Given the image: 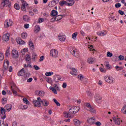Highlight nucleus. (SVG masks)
Wrapping results in <instances>:
<instances>
[{"mask_svg": "<svg viewBox=\"0 0 126 126\" xmlns=\"http://www.w3.org/2000/svg\"><path fill=\"white\" fill-rule=\"evenodd\" d=\"M104 80L106 81V82L109 83V84H113L115 83V79L112 76H105L104 77Z\"/></svg>", "mask_w": 126, "mask_h": 126, "instance_id": "obj_1", "label": "nucleus"}, {"mask_svg": "<svg viewBox=\"0 0 126 126\" xmlns=\"http://www.w3.org/2000/svg\"><path fill=\"white\" fill-rule=\"evenodd\" d=\"M70 53L72 56H74V57H75L76 58L79 57V52L77 51V49L71 47L70 48Z\"/></svg>", "mask_w": 126, "mask_h": 126, "instance_id": "obj_2", "label": "nucleus"}, {"mask_svg": "<svg viewBox=\"0 0 126 126\" xmlns=\"http://www.w3.org/2000/svg\"><path fill=\"white\" fill-rule=\"evenodd\" d=\"M32 102L35 107H41L42 105V104H41V103H42V99H41V97H38L37 100H33Z\"/></svg>", "mask_w": 126, "mask_h": 126, "instance_id": "obj_3", "label": "nucleus"}, {"mask_svg": "<svg viewBox=\"0 0 126 126\" xmlns=\"http://www.w3.org/2000/svg\"><path fill=\"white\" fill-rule=\"evenodd\" d=\"M9 0H1V3L0 4V7L2 9L3 7H6L9 5Z\"/></svg>", "mask_w": 126, "mask_h": 126, "instance_id": "obj_4", "label": "nucleus"}, {"mask_svg": "<svg viewBox=\"0 0 126 126\" xmlns=\"http://www.w3.org/2000/svg\"><path fill=\"white\" fill-rule=\"evenodd\" d=\"M80 108L79 106H76L74 107H72L69 110V113L70 114H76L79 111Z\"/></svg>", "mask_w": 126, "mask_h": 126, "instance_id": "obj_5", "label": "nucleus"}, {"mask_svg": "<svg viewBox=\"0 0 126 126\" xmlns=\"http://www.w3.org/2000/svg\"><path fill=\"white\" fill-rule=\"evenodd\" d=\"M12 20L7 19L5 21L4 23V27L5 28H8V27H10V26H12Z\"/></svg>", "mask_w": 126, "mask_h": 126, "instance_id": "obj_6", "label": "nucleus"}, {"mask_svg": "<svg viewBox=\"0 0 126 126\" xmlns=\"http://www.w3.org/2000/svg\"><path fill=\"white\" fill-rule=\"evenodd\" d=\"M50 56L53 58H58L59 57V52L56 49H52L50 51Z\"/></svg>", "mask_w": 126, "mask_h": 126, "instance_id": "obj_7", "label": "nucleus"}, {"mask_svg": "<svg viewBox=\"0 0 126 126\" xmlns=\"http://www.w3.org/2000/svg\"><path fill=\"white\" fill-rule=\"evenodd\" d=\"M21 2L22 4L21 10L23 11H26V6H28V4L24 0H21Z\"/></svg>", "mask_w": 126, "mask_h": 126, "instance_id": "obj_8", "label": "nucleus"}, {"mask_svg": "<svg viewBox=\"0 0 126 126\" xmlns=\"http://www.w3.org/2000/svg\"><path fill=\"white\" fill-rule=\"evenodd\" d=\"M12 57L13 59H17L18 58V51L16 50H13L12 51Z\"/></svg>", "mask_w": 126, "mask_h": 126, "instance_id": "obj_9", "label": "nucleus"}, {"mask_svg": "<svg viewBox=\"0 0 126 126\" xmlns=\"http://www.w3.org/2000/svg\"><path fill=\"white\" fill-rule=\"evenodd\" d=\"M26 73V68H23L18 73V76H23Z\"/></svg>", "mask_w": 126, "mask_h": 126, "instance_id": "obj_10", "label": "nucleus"}, {"mask_svg": "<svg viewBox=\"0 0 126 126\" xmlns=\"http://www.w3.org/2000/svg\"><path fill=\"white\" fill-rule=\"evenodd\" d=\"M41 103L44 107H48V106L50 105V102L46 99H41Z\"/></svg>", "mask_w": 126, "mask_h": 126, "instance_id": "obj_11", "label": "nucleus"}, {"mask_svg": "<svg viewBox=\"0 0 126 126\" xmlns=\"http://www.w3.org/2000/svg\"><path fill=\"white\" fill-rule=\"evenodd\" d=\"M59 39L61 42H63L65 41V39H66V37L65 35L63 34L62 33H60L59 35Z\"/></svg>", "mask_w": 126, "mask_h": 126, "instance_id": "obj_12", "label": "nucleus"}, {"mask_svg": "<svg viewBox=\"0 0 126 126\" xmlns=\"http://www.w3.org/2000/svg\"><path fill=\"white\" fill-rule=\"evenodd\" d=\"M75 2V1L73 0H66V5L67 6H72Z\"/></svg>", "mask_w": 126, "mask_h": 126, "instance_id": "obj_13", "label": "nucleus"}, {"mask_svg": "<svg viewBox=\"0 0 126 126\" xmlns=\"http://www.w3.org/2000/svg\"><path fill=\"white\" fill-rule=\"evenodd\" d=\"M11 90L13 93V94L15 95V96H16V95H17V92H16V87H15V84L11 86Z\"/></svg>", "mask_w": 126, "mask_h": 126, "instance_id": "obj_14", "label": "nucleus"}, {"mask_svg": "<svg viewBox=\"0 0 126 126\" xmlns=\"http://www.w3.org/2000/svg\"><path fill=\"white\" fill-rule=\"evenodd\" d=\"M94 97L96 102L100 104V103H101V101H102V97L100 96L99 94H96Z\"/></svg>", "mask_w": 126, "mask_h": 126, "instance_id": "obj_15", "label": "nucleus"}, {"mask_svg": "<svg viewBox=\"0 0 126 126\" xmlns=\"http://www.w3.org/2000/svg\"><path fill=\"white\" fill-rule=\"evenodd\" d=\"M9 33H6L2 36V40L5 42H7L9 40Z\"/></svg>", "mask_w": 126, "mask_h": 126, "instance_id": "obj_16", "label": "nucleus"}, {"mask_svg": "<svg viewBox=\"0 0 126 126\" xmlns=\"http://www.w3.org/2000/svg\"><path fill=\"white\" fill-rule=\"evenodd\" d=\"M95 121L96 119H95V117L90 118L87 120L88 122L90 124V125H94Z\"/></svg>", "mask_w": 126, "mask_h": 126, "instance_id": "obj_17", "label": "nucleus"}, {"mask_svg": "<svg viewBox=\"0 0 126 126\" xmlns=\"http://www.w3.org/2000/svg\"><path fill=\"white\" fill-rule=\"evenodd\" d=\"M113 120L115 122L116 125H118V126L121 125V122H122L121 120V118L118 117H114L113 118Z\"/></svg>", "mask_w": 126, "mask_h": 126, "instance_id": "obj_18", "label": "nucleus"}, {"mask_svg": "<svg viewBox=\"0 0 126 126\" xmlns=\"http://www.w3.org/2000/svg\"><path fill=\"white\" fill-rule=\"evenodd\" d=\"M3 66L5 70H7V69H8V67L9 66V62L7 60L4 61Z\"/></svg>", "mask_w": 126, "mask_h": 126, "instance_id": "obj_19", "label": "nucleus"}, {"mask_svg": "<svg viewBox=\"0 0 126 126\" xmlns=\"http://www.w3.org/2000/svg\"><path fill=\"white\" fill-rule=\"evenodd\" d=\"M62 79V76L60 75H55L54 77V80L55 82H59Z\"/></svg>", "mask_w": 126, "mask_h": 126, "instance_id": "obj_20", "label": "nucleus"}, {"mask_svg": "<svg viewBox=\"0 0 126 126\" xmlns=\"http://www.w3.org/2000/svg\"><path fill=\"white\" fill-rule=\"evenodd\" d=\"M35 93L41 97H44L45 96V92L43 91H35Z\"/></svg>", "mask_w": 126, "mask_h": 126, "instance_id": "obj_21", "label": "nucleus"}, {"mask_svg": "<svg viewBox=\"0 0 126 126\" xmlns=\"http://www.w3.org/2000/svg\"><path fill=\"white\" fill-rule=\"evenodd\" d=\"M64 16V15H59L58 16H56L54 19L55 21H60L61 19H63V18Z\"/></svg>", "mask_w": 126, "mask_h": 126, "instance_id": "obj_22", "label": "nucleus"}, {"mask_svg": "<svg viewBox=\"0 0 126 126\" xmlns=\"http://www.w3.org/2000/svg\"><path fill=\"white\" fill-rule=\"evenodd\" d=\"M4 109L7 110L8 112H9V111H10V110L12 109V105H11V104H6L4 107Z\"/></svg>", "mask_w": 126, "mask_h": 126, "instance_id": "obj_23", "label": "nucleus"}, {"mask_svg": "<svg viewBox=\"0 0 126 126\" xmlns=\"http://www.w3.org/2000/svg\"><path fill=\"white\" fill-rule=\"evenodd\" d=\"M17 43L19 44V45H23L24 44H25V41H23L21 38L19 37L17 39Z\"/></svg>", "mask_w": 126, "mask_h": 126, "instance_id": "obj_24", "label": "nucleus"}, {"mask_svg": "<svg viewBox=\"0 0 126 126\" xmlns=\"http://www.w3.org/2000/svg\"><path fill=\"white\" fill-rule=\"evenodd\" d=\"M41 30V27L39 25H36L34 27V31L35 33H38Z\"/></svg>", "mask_w": 126, "mask_h": 126, "instance_id": "obj_25", "label": "nucleus"}, {"mask_svg": "<svg viewBox=\"0 0 126 126\" xmlns=\"http://www.w3.org/2000/svg\"><path fill=\"white\" fill-rule=\"evenodd\" d=\"M88 63H90V64H92V63H95V60L94 58H90L88 59Z\"/></svg>", "mask_w": 126, "mask_h": 126, "instance_id": "obj_26", "label": "nucleus"}, {"mask_svg": "<svg viewBox=\"0 0 126 126\" xmlns=\"http://www.w3.org/2000/svg\"><path fill=\"white\" fill-rule=\"evenodd\" d=\"M23 19L24 21H26L27 22H28L29 20H30V18L28 15H24L23 17Z\"/></svg>", "mask_w": 126, "mask_h": 126, "instance_id": "obj_27", "label": "nucleus"}, {"mask_svg": "<svg viewBox=\"0 0 126 126\" xmlns=\"http://www.w3.org/2000/svg\"><path fill=\"white\" fill-rule=\"evenodd\" d=\"M21 36L22 38V39H26L27 38V32H23V33H21Z\"/></svg>", "mask_w": 126, "mask_h": 126, "instance_id": "obj_28", "label": "nucleus"}, {"mask_svg": "<svg viewBox=\"0 0 126 126\" xmlns=\"http://www.w3.org/2000/svg\"><path fill=\"white\" fill-rule=\"evenodd\" d=\"M56 2H55V1L52 0L50 2H49V7H53V6H55V5H56Z\"/></svg>", "mask_w": 126, "mask_h": 126, "instance_id": "obj_29", "label": "nucleus"}, {"mask_svg": "<svg viewBox=\"0 0 126 126\" xmlns=\"http://www.w3.org/2000/svg\"><path fill=\"white\" fill-rule=\"evenodd\" d=\"M25 60L26 62H30V61H31V56L29 54L26 55L25 56Z\"/></svg>", "mask_w": 126, "mask_h": 126, "instance_id": "obj_30", "label": "nucleus"}, {"mask_svg": "<svg viewBox=\"0 0 126 126\" xmlns=\"http://www.w3.org/2000/svg\"><path fill=\"white\" fill-rule=\"evenodd\" d=\"M73 121L74 122L75 126H78L80 125V121H79V120L77 119H74Z\"/></svg>", "mask_w": 126, "mask_h": 126, "instance_id": "obj_31", "label": "nucleus"}, {"mask_svg": "<svg viewBox=\"0 0 126 126\" xmlns=\"http://www.w3.org/2000/svg\"><path fill=\"white\" fill-rule=\"evenodd\" d=\"M29 45L30 46V49L31 50H34V44H33V42L32 41H30L29 43Z\"/></svg>", "mask_w": 126, "mask_h": 126, "instance_id": "obj_32", "label": "nucleus"}, {"mask_svg": "<svg viewBox=\"0 0 126 126\" xmlns=\"http://www.w3.org/2000/svg\"><path fill=\"white\" fill-rule=\"evenodd\" d=\"M121 113L126 115V105H124L121 109Z\"/></svg>", "mask_w": 126, "mask_h": 126, "instance_id": "obj_33", "label": "nucleus"}, {"mask_svg": "<svg viewBox=\"0 0 126 126\" xmlns=\"http://www.w3.org/2000/svg\"><path fill=\"white\" fill-rule=\"evenodd\" d=\"M64 4H65L66 5V1L62 0L60 1L59 5L60 6H63Z\"/></svg>", "mask_w": 126, "mask_h": 126, "instance_id": "obj_34", "label": "nucleus"}, {"mask_svg": "<svg viewBox=\"0 0 126 126\" xmlns=\"http://www.w3.org/2000/svg\"><path fill=\"white\" fill-rule=\"evenodd\" d=\"M97 35L99 36H105L106 35V32H97Z\"/></svg>", "mask_w": 126, "mask_h": 126, "instance_id": "obj_35", "label": "nucleus"}, {"mask_svg": "<svg viewBox=\"0 0 126 126\" xmlns=\"http://www.w3.org/2000/svg\"><path fill=\"white\" fill-rule=\"evenodd\" d=\"M64 117H65V118H70V119L73 117L72 116H70L69 114H68L67 112L64 113Z\"/></svg>", "mask_w": 126, "mask_h": 126, "instance_id": "obj_36", "label": "nucleus"}, {"mask_svg": "<svg viewBox=\"0 0 126 126\" xmlns=\"http://www.w3.org/2000/svg\"><path fill=\"white\" fill-rule=\"evenodd\" d=\"M49 89H50V90H52L53 92V93H54V94H58V92H57V90H56V89H55V88H53L52 87H50L49 88Z\"/></svg>", "mask_w": 126, "mask_h": 126, "instance_id": "obj_37", "label": "nucleus"}, {"mask_svg": "<svg viewBox=\"0 0 126 126\" xmlns=\"http://www.w3.org/2000/svg\"><path fill=\"white\" fill-rule=\"evenodd\" d=\"M1 102H2V104L3 105H4V104H6V103L7 102V98H2V100H1Z\"/></svg>", "mask_w": 126, "mask_h": 126, "instance_id": "obj_38", "label": "nucleus"}, {"mask_svg": "<svg viewBox=\"0 0 126 126\" xmlns=\"http://www.w3.org/2000/svg\"><path fill=\"white\" fill-rule=\"evenodd\" d=\"M115 68L117 71H119V70H122V69H124V67L123 66H119L118 65H116L115 66Z\"/></svg>", "mask_w": 126, "mask_h": 126, "instance_id": "obj_39", "label": "nucleus"}, {"mask_svg": "<svg viewBox=\"0 0 126 126\" xmlns=\"http://www.w3.org/2000/svg\"><path fill=\"white\" fill-rule=\"evenodd\" d=\"M88 111H89L91 113H96V111L95 110V109H94V108H93L92 107V106L89 108L88 109Z\"/></svg>", "mask_w": 126, "mask_h": 126, "instance_id": "obj_40", "label": "nucleus"}, {"mask_svg": "<svg viewBox=\"0 0 126 126\" xmlns=\"http://www.w3.org/2000/svg\"><path fill=\"white\" fill-rule=\"evenodd\" d=\"M14 6L15 9H16V10H19L20 9V7L19 6V4H18V3L14 4Z\"/></svg>", "mask_w": 126, "mask_h": 126, "instance_id": "obj_41", "label": "nucleus"}, {"mask_svg": "<svg viewBox=\"0 0 126 126\" xmlns=\"http://www.w3.org/2000/svg\"><path fill=\"white\" fill-rule=\"evenodd\" d=\"M76 36H77V32H75L72 34V38L74 40H76Z\"/></svg>", "mask_w": 126, "mask_h": 126, "instance_id": "obj_42", "label": "nucleus"}, {"mask_svg": "<svg viewBox=\"0 0 126 126\" xmlns=\"http://www.w3.org/2000/svg\"><path fill=\"white\" fill-rule=\"evenodd\" d=\"M52 15L53 16H56V15H58V11H56L55 10H52Z\"/></svg>", "mask_w": 126, "mask_h": 126, "instance_id": "obj_43", "label": "nucleus"}, {"mask_svg": "<svg viewBox=\"0 0 126 126\" xmlns=\"http://www.w3.org/2000/svg\"><path fill=\"white\" fill-rule=\"evenodd\" d=\"M104 65L106 66L107 68H110V63H109V62L108 61H105L104 63Z\"/></svg>", "mask_w": 126, "mask_h": 126, "instance_id": "obj_44", "label": "nucleus"}, {"mask_svg": "<svg viewBox=\"0 0 126 126\" xmlns=\"http://www.w3.org/2000/svg\"><path fill=\"white\" fill-rule=\"evenodd\" d=\"M53 74H54V72H47L45 73V75H46V76H51Z\"/></svg>", "mask_w": 126, "mask_h": 126, "instance_id": "obj_45", "label": "nucleus"}, {"mask_svg": "<svg viewBox=\"0 0 126 126\" xmlns=\"http://www.w3.org/2000/svg\"><path fill=\"white\" fill-rule=\"evenodd\" d=\"M53 101L58 107L61 106V104L59 103V102L58 101V100H57V99H56V98H54Z\"/></svg>", "mask_w": 126, "mask_h": 126, "instance_id": "obj_46", "label": "nucleus"}, {"mask_svg": "<svg viewBox=\"0 0 126 126\" xmlns=\"http://www.w3.org/2000/svg\"><path fill=\"white\" fill-rule=\"evenodd\" d=\"M31 74L30 73H27V71H26V73L25 74L24 76L26 77V78H29V77H30Z\"/></svg>", "mask_w": 126, "mask_h": 126, "instance_id": "obj_47", "label": "nucleus"}, {"mask_svg": "<svg viewBox=\"0 0 126 126\" xmlns=\"http://www.w3.org/2000/svg\"><path fill=\"white\" fill-rule=\"evenodd\" d=\"M125 60V56L121 55L119 56V61H124Z\"/></svg>", "mask_w": 126, "mask_h": 126, "instance_id": "obj_48", "label": "nucleus"}, {"mask_svg": "<svg viewBox=\"0 0 126 126\" xmlns=\"http://www.w3.org/2000/svg\"><path fill=\"white\" fill-rule=\"evenodd\" d=\"M23 101L24 103H26L27 105H28V103H29V101L26 98H23Z\"/></svg>", "mask_w": 126, "mask_h": 126, "instance_id": "obj_49", "label": "nucleus"}, {"mask_svg": "<svg viewBox=\"0 0 126 126\" xmlns=\"http://www.w3.org/2000/svg\"><path fill=\"white\" fill-rule=\"evenodd\" d=\"M1 114L2 115H4L5 114V109L3 108V107H1Z\"/></svg>", "mask_w": 126, "mask_h": 126, "instance_id": "obj_50", "label": "nucleus"}, {"mask_svg": "<svg viewBox=\"0 0 126 126\" xmlns=\"http://www.w3.org/2000/svg\"><path fill=\"white\" fill-rule=\"evenodd\" d=\"M107 57H108L109 58H111V57H113V53H112L110 52H107Z\"/></svg>", "mask_w": 126, "mask_h": 126, "instance_id": "obj_51", "label": "nucleus"}, {"mask_svg": "<svg viewBox=\"0 0 126 126\" xmlns=\"http://www.w3.org/2000/svg\"><path fill=\"white\" fill-rule=\"evenodd\" d=\"M85 106L87 107V108L89 109L90 108H91V105H90V103H85Z\"/></svg>", "mask_w": 126, "mask_h": 126, "instance_id": "obj_52", "label": "nucleus"}, {"mask_svg": "<svg viewBox=\"0 0 126 126\" xmlns=\"http://www.w3.org/2000/svg\"><path fill=\"white\" fill-rule=\"evenodd\" d=\"M78 78H79V79H80V80H83V75H82V74H80L78 75L77 76Z\"/></svg>", "mask_w": 126, "mask_h": 126, "instance_id": "obj_53", "label": "nucleus"}, {"mask_svg": "<svg viewBox=\"0 0 126 126\" xmlns=\"http://www.w3.org/2000/svg\"><path fill=\"white\" fill-rule=\"evenodd\" d=\"M4 58L3 56V54L0 53V61H2Z\"/></svg>", "mask_w": 126, "mask_h": 126, "instance_id": "obj_54", "label": "nucleus"}, {"mask_svg": "<svg viewBox=\"0 0 126 126\" xmlns=\"http://www.w3.org/2000/svg\"><path fill=\"white\" fill-rule=\"evenodd\" d=\"M121 6H122V4L120 3L115 4V7H116V8H119V7H121Z\"/></svg>", "mask_w": 126, "mask_h": 126, "instance_id": "obj_55", "label": "nucleus"}, {"mask_svg": "<svg viewBox=\"0 0 126 126\" xmlns=\"http://www.w3.org/2000/svg\"><path fill=\"white\" fill-rule=\"evenodd\" d=\"M95 126H101V125H102V124H101V122H99V121H97L95 123H94Z\"/></svg>", "mask_w": 126, "mask_h": 126, "instance_id": "obj_56", "label": "nucleus"}, {"mask_svg": "<svg viewBox=\"0 0 126 126\" xmlns=\"http://www.w3.org/2000/svg\"><path fill=\"white\" fill-rule=\"evenodd\" d=\"M33 13H35V14H37L39 13V11L36 8L33 9Z\"/></svg>", "mask_w": 126, "mask_h": 126, "instance_id": "obj_57", "label": "nucleus"}, {"mask_svg": "<svg viewBox=\"0 0 126 126\" xmlns=\"http://www.w3.org/2000/svg\"><path fill=\"white\" fill-rule=\"evenodd\" d=\"M18 108H19V109H20L21 110H24L23 104L19 105Z\"/></svg>", "mask_w": 126, "mask_h": 126, "instance_id": "obj_58", "label": "nucleus"}, {"mask_svg": "<svg viewBox=\"0 0 126 126\" xmlns=\"http://www.w3.org/2000/svg\"><path fill=\"white\" fill-rule=\"evenodd\" d=\"M89 48L90 49V51H92V52H94L95 51V49H93V45H91Z\"/></svg>", "mask_w": 126, "mask_h": 126, "instance_id": "obj_59", "label": "nucleus"}, {"mask_svg": "<svg viewBox=\"0 0 126 126\" xmlns=\"http://www.w3.org/2000/svg\"><path fill=\"white\" fill-rule=\"evenodd\" d=\"M24 28L26 29H28L29 28V24H25L24 26Z\"/></svg>", "mask_w": 126, "mask_h": 126, "instance_id": "obj_60", "label": "nucleus"}, {"mask_svg": "<svg viewBox=\"0 0 126 126\" xmlns=\"http://www.w3.org/2000/svg\"><path fill=\"white\" fill-rule=\"evenodd\" d=\"M9 55V50H6L5 56V57H8V55Z\"/></svg>", "mask_w": 126, "mask_h": 126, "instance_id": "obj_61", "label": "nucleus"}, {"mask_svg": "<svg viewBox=\"0 0 126 126\" xmlns=\"http://www.w3.org/2000/svg\"><path fill=\"white\" fill-rule=\"evenodd\" d=\"M44 19L43 18H39L38 20V23H42V22H43Z\"/></svg>", "mask_w": 126, "mask_h": 126, "instance_id": "obj_62", "label": "nucleus"}, {"mask_svg": "<svg viewBox=\"0 0 126 126\" xmlns=\"http://www.w3.org/2000/svg\"><path fill=\"white\" fill-rule=\"evenodd\" d=\"M67 85H66V83H63V85H62V87L63 88H66V86Z\"/></svg>", "mask_w": 126, "mask_h": 126, "instance_id": "obj_63", "label": "nucleus"}, {"mask_svg": "<svg viewBox=\"0 0 126 126\" xmlns=\"http://www.w3.org/2000/svg\"><path fill=\"white\" fill-rule=\"evenodd\" d=\"M12 125L13 126H17V123L14 121L12 123Z\"/></svg>", "mask_w": 126, "mask_h": 126, "instance_id": "obj_64", "label": "nucleus"}]
</instances>
